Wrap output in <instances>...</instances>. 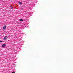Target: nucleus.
<instances>
[{"label":"nucleus","instance_id":"nucleus-8","mask_svg":"<svg viewBox=\"0 0 73 73\" xmlns=\"http://www.w3.org/2000/svg\"><path fill=\"white\" fill-rule=\"evenodd\" d=\"M11 7H12V6H11Z\"/></svg>","mask_w":73,"mask_h":73},{"label":"nucleus","instance_id":"nucleus-6","mask_svg":"<svg viewBox=\"0 0 73 73\" xmlns=\"http://www.w3.org/2000/svg\"><path fill=\"white\" fill-rule=\"evenodd\" d=\"M2 42V40H0V42Z\"/></svg>","mask_w":73,"mask_h":73},{"label":"nucleus","instance_id":"nucleus-7","mask_svg":"<svg viewBox=\"0 0 73 73\" xmlns=\"http://www.w3.org/2000/svg\"><path fill=\"white\" fill-rule=\"evenodd\" d=\"M11 73H15V72H13Z\"/></svg>","mask_w":73,"mask_h":73},{"label":"nucleus","instance_id":"nucleus-5","mask_svg":"<svg viewBox=\"0 0 73 73\" xmlns=\"http://www.w3.org/2000/svg\"><path fill=\"white\" fill-rule=\"evenodd\" d=\"M19 4H22V2H19Z\"/></svg>","mask_w":73,"mask_h":73},{"label":"nucleus","instance_id":"nucleus-9","mask_svg":"<svg viewBox=\"0 0 73 73\" xmlns=\"http://www.w3.org/2000/svg\"><path fill=\"white\" fill-rule=\"evenodd\" d=\"M11 7H12V6H11Z\"/></svg>","mask_w":73,"mask_h":73},{"label":"nucleus","instance_id":"nucleus-3","mask_svg":"<svg viewBox=\"0 0 73 73\" xmlns=\"http://www.w3.org/2000/svg\"><path fill=\"white\" fill-rule=\"evenodd\" d=\"M5 46H6V44H3L2 45V47H3V48H5Z\"/></svg>","mask_w":73,"mask_h":73},{"label":"nucleus","instance_id":"nucleus-4","mask_svg":"<svg viewBox=\"0 0 73 73\" xmlns=\"http://www.w3.org/2000/svg\"><path fill=\"white\" fill-rule=\"evenodd\" d=\"M20 21H24V20H23V19H20Z\"/></svg>","mask_w":73,"mask_h":73},{"label":"nucleus","instance_id":"nucleus-10","mask_svg":"<svg viewBox=\"0 0 73 73\" xmlns=\"http://www.w3.org/2000/svg\"><path fill=\"white\" fill-rule=\"evenodd\" d=\"M11 7H12V6H11Z\"/></svg>","mask_w":73,"mask_h":73},{"label":"nucleus","instance_id":"nucleus-1","mask_svg":"<svg viewBox=\"0 0 73 73\" xmlns=\"http://www.w3.org/2000/svg\"><path fill=\"white\" fill-rule=\"evenodd\" d=\"M6 29V26H4L3 27V29H4V30H5Z\"/></svg>","mask_w":73,"mask_h":73},{"label":"nucleus","instance_id":"nucleus-2","mask_svg":"<svg viewBox=\"0 0 73 73\" xmlns=\"http://www.w3.org/2000/svg\"><path fill=\"white\" fill-rule=\"evenodd\" d=\"M7 38H8V37H7V36H5L4 37V40H7Z\"/></svg>","mask_w":73,"mask_h":73}]
</instances>
